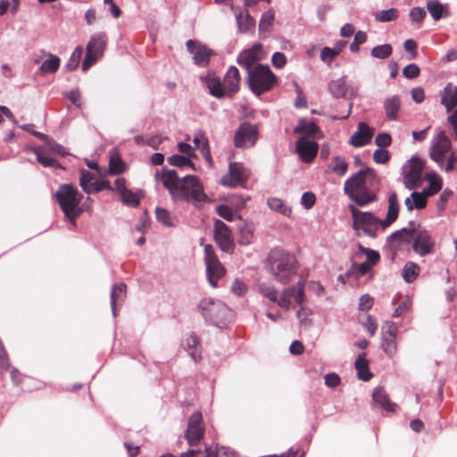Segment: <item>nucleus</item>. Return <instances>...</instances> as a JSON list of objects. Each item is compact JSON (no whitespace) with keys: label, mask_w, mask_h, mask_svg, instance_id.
<instances>
[{"label":"nucleus","mask_w":457,"mask_h":457,"mask_svg":"<svg viewBox=\"0 0 457 457\" xmlns=\"http://www.w3.org/2000/svg\"><path fill=\"white\" fill-rule=\"evenodd\" d=\"M206 87L209 88L210 94L217 98H220L227 94L223 83L219 78L207 77L205 79Z\"/></svg>","instance_id":"nucleus-35"},{"label":"nucleus","mask_w":457,"mask_h":457,"mask_svg":"<svg viewBox=\"0 0 457 457\" xmlns=\"http://www.w3.org/2000/svg\"><path fill=\"white\" fill-rule=\"evenodd\" d=\"M372 399L374 403L380 406L382 409L391 411H394L395 404L390 402L388 395L383 388H375L372 393Z\"/></svg>","instance_id":"nucleus-32"},{"label":"nucleus","mask_w":457,"mask_h":457,"mask_svg":"<svg viewBox=\"0 0 457 457\" xmlns=\"http://www.w3.org/2000/svg\"><path fill=\"white\" fill-rule=\"evenodd\" d=\"M392 53L393 47L390 44L376 46L370 51L371 56L377 59H386L389 57Z\"/></svg>","instance_id":"nucleus-42"},{"label":"nucleus","mask_w":457,"mask_h":457,"mask_svg":"<svg viewBox=\"0 0 457 457\" xmlns=\"http://www.w3.org/2000/svg\"><path fill=\"white\" fill-rule=\"evenodd\" d=\"M374 129L365 122L358 124L357 130L353 134L349 143L354 147H361L367 145L373 137Z\"/></svg>","instance_id":"nucleus-20"},{"label":"nucleus","mask_w":457,"mask_h":457,"mask_svg":"<svg viewBox=\"0 0 457 457\" xmlns=\"http://www.w3.org/2000/svg\"><path fill=\"white\" fill-rule=\"evenodd\" d=\"M269 208L274 212L282 214L285 217H290L292 209L286 203L278 197H270L267 201Z\"/></svg>","instance_id":"nucleus-36"},{"label":"nucleus","mask_w":457,"mask_h":457,"mask_svg":"<svg viewBox=\"0 0 457 457\" xmlns=\"http://www.w3.org/2000/svg\"><path fill=\"white\" fill-rule=\"evenodd\" d=\"M347 195L359 206H364L376 200V193L368 187H363L361 189L353 191Z\"/></svg>","instance_id":"nucleus-25"},{"label":"nucleus","mask_w":457,"mask_h":457,"mask_svg":"<svg viewBox=\"0 0 457 457\" xmlns=\"http://www.w3.org/2000/svg\"><path fill=\"white\" fill-rule=\"evenodd\" d=\"M370 270L371 267H370L369 264L365 263L364 262L361 263H353L345 276L349 278L352 275H355L359 278L367 274Z\"/></svg>","instance_id":"nucleus-45"},{"label":"nucleus","mask_w":457,"mask_h":457,"mask_svg":"<svg viewBox=\"0 0 457 457\" xmlns=\"http://www.w3.org/2000/svg\"><path fill=\"white\" fill-rule=\"evenodd\" d=\"M83 49L81 46H77L68 60L65 68L69 71H74L79 64Z\"/></svg>","instance_id":"nucleus-50"},{"label":"nucleus","mask_w":457,"mask_h":457,"mask_svg":"<svg viewBox=\"0 0 457 457\" xmlns=\"http://www.w3.org/2000/svg\"><path fill=\"white\" fill-rule=\"evenodd\" d=\"M34 152L37 156V162L44 167L59 166L58 161L55 158L46 155L44 150L41 147L36 148Z\"/></svg>","instance_id":"nucleus-44"},{"label":"nucleus","mask_w":457,"mask_h":457,"mask_svg":"<svg viewBox=\"0 0 457 457\" xmlns=\"http://www.w3.org/2000/svg\"><path fill=\"white\" fill-rule=\"evenodd\" d=\"M156 220L166 227H173V217L171 213L164 208L156 207L155 209Z\"/></svg>","instance_id":"nucleus-46"},{"label":"nucleus","mask_w":457,"mask_h":457,"mask_svg":"<svg viewBox=\"0 0 457 457\" xmlns=\"http://www.w3.org/2000/svg\"><path fill=\"white\" fill-rule=\"evenodd\" d=\"M423 162L412 156L402 168L403 182L407 189H415L422 181Z\"/></svg>","instance_id":"nucleus-10"},{"label":"nucleus","mask_w":457,"mask_h":457,"mask_svg":"<svg viewBox=\"0 0 457 457\" xmlns=\"http://www.w3.org/2000/svg\"><path fill=\"white\" fill-rule=\"evenodd\" d=\"M316 202V196L312 192H304L301 197V204L305 209H311Z\"/></svg>","instance_id":"nucleus-62"},{"label":"nucleus","mask_w":457,"mask_h":457,"mask_svg":"<svg viewBox=\"0 0 457 457\" xmlns=\"http://www.w3.org/2000/svg\"><path fill=\"white\" fill-rule=\"evenodd\" d=\"M441 104L445 107L447 112H451L457 105V87L449 83L444 89Z\"/></svg>","instance_id":"nucleus-26"},{"label":"nucleus","mask_w":457,"mask_h":457,"mask_svg":"<svg viewBox=\"0 0 457 457\" xmlns=\"http://www.w3.org/2000/svg\"><path fill=\"white\" fill-rule=\"evenodd\" d=\"M268 260L271 275L281 284H287L292 280L298 270L295 256L282 249H273Z\"/></svg>","instance_id":"nucleus-2"},{"label":"nucleus","mask_w":457,"mask_h":457,"mask_svg":"<svg viewBox=\"0 0 457 457\" xmlns=\"http://www.w3.org/2000/svg\"><path fill=\"white\" fill-rule=\"evenodd\" d=\"M274 19L275 13L272 10H268L263 12L259 22L260 31H269Z\"/></svg>","instance_id":"nucleus-49"},{"label":"nucleus","mask_w":457,"mask_h":457,"mask_svg":"<svg viewBox=\"0 0 457 457\" xmlns=\"http://www.w3.org/2000/svg\"><path fill=\"white\" fill-rule=\"evenodd\" d=\"M411 307V300L406 297L403 302H402L397 308L394 311L393 316L394 317H402L404 316L406 313H408Z\"/></svg>","instance_id":"nucleus-57"},{"label":"nucleus","mask_w":457,"mask_h":457,"mask_svg":"<svg viewBox=\"0 0 457 457\" xmlns=\"http://www.w3.org/2000/svg\"><path fill=\"white\" fill-rule=\"evenodd\" d=\"M396 337L382 336L383 351L389 356H393L396 352Z\"/></svg>","instance_id":"nucleus-51"},{"label":"nucleus","mask_w":457,"mask_h":457,"mask_svg":"<svg viewBox=\"0 0 457 457\" xmlns=\"http://www.w3.org/2000/svg\"><path fill=\"white\" fill-rule=\"evenodd\" d=\"M304 288L305 280L300 279L295 286L284 288L280 296H278V290L273 286L264 283L259 286V290L262 295L270 301L278 303L279 307L285 310H289L291 298L295 299L301 310L303 309V304L305 301Z\"/></svg>","instance_id":"nucleus-3"},{"label":"nucleus","mask_w":457,"mask_h":457,"mask_svg":"<svg viewBox=\"0 0 457 457\" xmlns=\"http://www.w3.org/2000/svg\"><path fill=\"white\" fill-rule=\"evenodd\" d=\"M155 179L162 181L173 202L201 203L206 199L204 187L196 176L186 175L179 179L175 170L163 169L162 172L155 173Z\"/></svg>","instance_id":"nucleus-1"},{"label":"nucleus","mask_w":457,"mask_h":457,"mask_svg":"<svg viewBox=\"0 0 457 457\" xmlns=\"http://www.w3.org/2000/svg\"><path fill=\"white\" fill-rule=\"evenodd\" d=\"M451 148V141L444 131H441L433 138L430 147V157L439 166L445 162V155Z\"/></svg>","instance_id":"nucleus-16"},{"label":"nucleus","mask_w":457,"mask_h":457,"mask_svg":"<svg viewBox=\"0 0 457 457\" xmlns=\"http://www.w3.org/2000/svg\"><path fill=\"white\" fill-rule=\"evenodd\" d=\"M429 195L428 189H424L422 192L413 191L411 194V197L413 200L414 208L420 210L427 205V196Z\"/></svg>","instance_id":"nucleus-48"},{"label":"nucleus","mask_w":457,"mask_h":457,"mask_svg":"<svg viewBox=\"0 0 457 457\" xmlns=\"http://www.w3.org/2000/svg\"><path fill=\"white\" fill-rule=\"evenodd\" d=\"M263 50L261 44H254L251 48L242 51L237 59V63L247 71V73L258 65L263 59Z\"/></svg>","instance_id":"nucleus-15"},{"label":"nucleus","mask_w":457,"mask_h":457,"mask_svg":"<svg viewBox=\"0 0 457 457\" xmlns=\"http://www.w3.org/2000/svg\"><path fill=\"white\" fill-rule=\"evenodd\" d=\"M48 56L49 58L45 60L39 67V71L42 73H54L57 71L60 67L59 57L53 55L51 54H49Z\"/></svg>","instance_id":"nucleus-40"},{"label":"nucleus","mask_w":457,"mask_h":457,"mask_svg":"<svg viewBox=\"0 0 457 457\" xmlns=\"http://www.w3.org/2000/svg\"><path fill=\"white\" fill-rule=\"evenodd\" d=\"M142 195V190L132 192L128 188L124 193L120 195V198L124 204L129 205L131 207H137L140 203Z\"/></svg>","instance_id":"nucleus-39"},{"label":"nucleus","mask_w":457,"mask_h":457,"mask_svg":"<svg viewBox=\"0 0 457 457\" xmlns=\"http://www.w3.org/2000/svg\"><path fill=\"white\" fill-rule=\"evenodd\" d=\"M349 210L353 220V229H361L366 236L376 238L378 230L381 228L382 220L371 212L360 211L353 204L349 205Z\"/></svg>","instance_id":"nucleus-8"},{"label":"nucleus","mask_w":457,"mask_h":457,"mask_svg":"<svg viewBox=\"0 0 457 457\" xmlns=\"http://www.w3.org/2000/svg\"><path fill=\"white\" fill-rule=\"evenodd\" d=\"M399 12L396 8L382 10L375 13V19L380 22H388L395 21L398 18Z\"/></svg>","instance_id":"nucleus-43"},{"label":"nucleus","mask_w":457,"mask_h":457,"mask_svg":"<svg viewBox=\"0 0 457 457\" xmlns=\"http://www.w3.org/2000/svg\"><path fill=\"white\" fill-rule=\"evenodd\" d=\"M259 136L256 124L245 121L239 125L234 136V145L237 148H249L255 145Z\"/></svg>","instance_id":"nucleus-11"},{"label":"nucleus","mask_w":457,"mask_h":457,"mask_svg":"<svg viewBox=\"0 0 457 457\" xmlns=\"http://www.w3.org/2000/svg\"><path fill=\"white\" fill-rule=\"evenodd\" d=\"M401 106V100L399 96H393L388 97L384 102V109L386 117L390 120H395L398 116V111Z\"/></svg>","instance_id":"nucleus-31"},{"label":"nucleus","mask_w":457,"mask_h":457,"mask_svg":"<svg viewBox=\"0 0 457 457\" xmlns=\"http://www.w3.org/2000/svg\"><path fill=\"white\" fill-rule=\"evenodd\" d=\"M373 160L375 162L384 164L389 160V153L384 148L377 149L373 154Z\"/></svg>","instance_id":"nucleus-61"},{"label":"nucleus","mask_w":457,"mask_h":457,"mask_svg":"<svg viewBox=\"0 0 457 457\" xmlns=\"http://www.w3.org/2000/svg\"><path fill=\"white\" fill-rule=\"evenodd\" d=\"M204 250L207 280L212 287H216L218 280L225 275L226 270L220 262L212 245H205Z\"/></svg>","instance_id":"nucleus-9"},{"label":"nucleus","mask_w":457,"mask_h":457,"mask_svg":"<svg viewBox=\"0 0 457 457\" xmlns=\"http://www.w3.org/2000/svg\"><path fill=\"white\" fill-rule=\"evenodd\" d=\"M105 39L106 36L104 33H97L94 35L87 43L86 50H90L92 54L99 57L102 56L105 46Z\"/></svg>","instance_id":"nucleus-29"},{"label":"nucleus","mask_w":457,"mask_h":457,"mask_svg":"<svg viewBox=\"0 0 457 457\" xmlns=\"http://www.w3.org/2000/svg\"><path fill=\"white\" fill-rule=\"evenodd\" d=\"M230 289L233 294L241 296L245 294L247 287L242 280L237 278L232 283Z\"/></svg>","instance_id":"nucleus-63"},{"label":"nucleus","mask_w":457,"mask_h":457,"mask_svg":"<svg viewBox=\"0 0 457 457\" xmlns=\"http://www.w3.org/2000/svg\"><path fill=\"white\" fill-rule=\"evenodd\" d=\"M213 237L215 243L222 252L228 254L234 253L236 245L232 231L226 223L220 220L214 221Z\"/></svg>","instance_id":"nucleus-12"},{"label":"nucleus","mask_w":457,"mask_h":457,"mask_svg":"<svg viewBox=\"0 0 457 457\" xmlns=\"http://www.w3.org/2000/svg\"><path fill=\"white\" fill-rule=\"evenodd\" d=\"M187 51L193 55L195 64L205 66L209 63L212 50L206 46L189 39L186 43Z\"/></svg>","instance_id":"nucleus-18"},{"label":"nucleus","mask_w":457,"mask_h":457,"mask_svg":"<svg viewBox=\"0 0 457 457\" xmlns=\"http://www.w3.org/2000/svg\"><path fill=\"white\" fill-rule=\"evenodd\" d=\"M295 133H301L315 138L322 137V132L317 127L314 121H308L304 119H301L295 128Z\"/></svg>","instance_id":"nucleus-27"},{"label":"nucleus","mask_w":457,"mask_h":457,"mask_svg":"<svg viewBox=\"0 0 457 457\" xmlns=\"http://www.w3.org/2000/svg\"><path fill=\"white\" fill-rule=\"evenodd\" d=\"M420 266L413 262H408L405 263L403 269V278L405 282L411 283L413 282L420 274Z\"/></svg>","instance_id":"nucleus-38"},{"label":"nucleus","mask_w":457,"mask_h":457,"mask_svg":"<svg viewBox=\"0 0 457 457\" xmlns=\"http://www.w3.org/2000/svg\"><path fill=\"white\" fill-rule=\"evenodd\" d=\"M125 171V163L120 156H111L109 161V172L112 175H119Z\"/></svg>","instance_id":"nucleus-47"},{"label":"nucleus","mask_w":457,"mask_h":457,"mask_svg":"<svg viewBox=\"0 0 457 457\" xmlns=\"http://www.w3.org/2000/svg\"><path fill=\"white\" fill-rule=\"evenodd\" d=\"M294 86L295 87V91H296V95H297L296 99L295 101V107L297 109L306 107L307 100H306L301 87H299V85L296 82H294Z\"/></svg>","instance_id":"nucleus-59"},{"label":"nucleus","mask_w":457,"mask_h":457,"mask_svg":"<svg viewBox=\"0 0 457 457\" xmlns=\"http://www.w3.org/2000/svg\"><path fill=\"white\" fill-rule=\"evenodd\" d=\"M373 297L369 294L362 295L359 299L358 308L360 311H369L373 305Z\"/></svg>","instance_id":"nucleus-60"},{"label":"nucleus","mask_w":457,"mask_h":457,"mask_svg":"<svg viewBox=\"0 0 457 457\" xmlns=\"http://www.w3.org/2000/svg\"><path fill=\"white\" fill-rule=\"evenodd\" d=\"M429 185L427 188L429 195L436 194L442 188V179L437 175L429 176L428 178Z\"/></svg>","instance_id":"nucleus-55"},{"label":"nucleus","mask_w":457,"mask_h":457,"mask_svg":"<svg viewBox=\"0 0 457 457\" xmlns=\"http://www.w3.org/2000/svg\"><path fill=\"white\" fill-rule=\"evenodd\" d=\"M271 63L274 67L281 69L287 63V57L283 53L276 52L272 54Z\"/></svg>","instance_id":"nucleus-64"},{"label":"nucleus","mask_w":457,"mask_h":457,"mask_svg":"<svg viewBox=\"0 0 457 457\" xmlns=\"http://www.w3.org/2000/svg\"><path fill=\"white\" fill-rule=\"evenodd\" d=\"M427 9L435 21L448 16L446 5L442 4L438 0H429L427 3Z\"/></svg>","instance_id":"nucleus-33"},{"label":"nucleus","mask_w":457,"mask_h":457,"mask_svg":"<svg viewBox=\"0 0 457 457\" xmlns=\"http://www.w3.org/2000/svg\"><path fill=\"white\" fill-rule=\"evenodd\" d=\"M367 40V34L363 31H358L354 35L353 41L350 44L349 49L351 52L355 53L359 51L360 45L365 43Z\"/></svg>","instance_id":"nucleus-56"},{"label":"nucleus","mask_w":457,"mask_h":457,"mask_svg":"<svg viewBox=\"0 0 457 457\" xmlns=\"http://www.w3.org/2000/svg\"><path fill=\"white\" fill-rule=\"evenodd\" d=\"M204 433L203 416L200 411H195L189 418L185 438L190 446L197 445L202 440Z\"/></svg>","instance_id":"nucleus-14"},{"label":"nucleus","mask_w":457,"mask_h":457,"mask_svg":"<svg viewBox=\"0 0 457 457\" xmlns=\"http://www.w3.org/2000/svg\"><path fill=\"white\" fill-rule=\"evenodd\" d=\"M333 167H332V170L339 175V176H343L345 174V172L347 171V169H348V163L346 162V161L345 160V158L341 157V156H336L333 158Z\"/></svg>","instance_id":"nucleus-52"},{"label":"nucleus","mask_w":457,"mask_h":457,"mask_svg":"<svg viewBox=\"0 0 457 457\" xmlns=\"http://www.w3.org/2000/svg\"><path fill=\"white\" fill-rule=\"evenodd\" d=\"M239 81L240 74L238 69L235 66L229 67L223 80V86L227 94L234 95L237 93L238 91Z\"/></svg>","instance_id":"nucleus-22"},{"label":"nucleus","mask_w":457,"mask_h":457,"mask_svg":"<svg viewBox=\"0 0 457 457\" xmlns=\"http://www.w3.org/2000/svg\"><path fill=\"white\" fill-rule=\"evenodd\" d=\"M54 196L65 217L72 226H75L77 218L83 211L79 206L83 195L72 185L62 184Z\"/></svg>","instance_id":"nucleus-5"},{"label":"nucleus","mask_w":457,"mask_h":457,"mask_svg":"<svg viewBox=\"0 0 457 457\" xmlns=\"http://www.w3.org/2000/svg\"><path fill=\"white\" fill-rule=\"evenodd\" d=\"M420 73V70L419 66L415 63H411L406 65L403 70V75L406 79H415L417 78Z\"/></svg>","instance_id":"nucleus-58"},{"label":"nucleus","mask_w":457,"mask_h":457,"mask_svg":"<svg viewBox=\"0 0 457 457\" xmlns=\"http://www.w3.org/2000/svg\"><path fill=\"white\" fill-rule=\"evenodd\" d=\"M168 162L172 166L177 167H184V166H192V162L189 160L188 157L179 155V154H173L168 158Z\"/></svg>","instance_id":"nucleus-53"},{"label":"nucleus","mask_w":457,"mask_h":457,"mask_svg":"<svg viewBox=\"0 0 457 457\" xmlns=\"http://www.w3.org/2000/svg\"><path fill=\"white\" fill-rule=\"evenodd\" d=\"M238 232H239V244L244 245H248L251 244L252 239L253 237V226L252 223L242 220L238 224Z\"/></svg>","instance_id":"nucleus-34"},{"label":"nucleus","mask_w":457,"mask_h":457,"mask_svg":"<svg viewBox=\"0 0 457 457\" xmlns=\"http://www.w3.org/2000/svg\"><path fill=\"white\" fill-rule=\"evenodd\" d=\"M346 46V42L340 40L337 41L332 48L325 46L320 52V60L328 65L332 61L341 53L344 47Z\"/></svg>","instance_id":"nucleus-28"},{"label":"nucleus","mask_w":457,"mask_h":457,"mask_svg":"<svg viewBox=\"0 0 457 457\" xmlns=\"http://www.w3.org/2000/svg\"><path fill=\"white\" fill-rule=\"evenodd\" d=\"M198 310L204 320L217 327H223L228 319L229 309L220 300L204 298L198 304Z\"/></svg>","instance_id":"nucleus-7"},{"label":"nucleus","mask_w":457,"mask_h":457,"mask_svg":"<svg viewBox=\"0 0 457 457\" xmlns=\"http://www.w3.org/2000/svg\"><path fill=\"white\" fill-rule=\"evenodd\" d=\"M277 77L268 65L258 64L247 73L246 82L257 96L270 90L277 84Z\"/></svg>","instance_id":"nucleus-6"},{"label":"nucleus","mask_w":457,"mask_h":457,"mask_svg":"<svg viewBox=\"0 0 457 457\" xmlns=\"http://www.w3.org/2000/svg\"><path fill=\"white\" fill-rule=\"evenodd\" d=\"M127 296V286L125 283L112 285L111 290V307L112 315L116 316V306L122 303Z\"/></svg>","instance_id":"nucleus-23"},{"label":"nucleus","mask_w":457,"mask_h":457,"mask_svg":"<svg viewBox=\"0 0 457 457\" xmlns=\"http://www.w3.org/2000/svg\"><path fill=\"white\" fill-rule=\"evenodd\" d=\"M357 370L358 378L363 381H368L371 378L372 374L369 371L368 362L365 359V353L360 354L354 363Z\"/></svg>","instance_id":"nucleus-37"},{"label":"nucleus","mask_w":457,"mask_h":457,"mask_svg":"<svg viewBox=\"0 0 457 457\" xmlns=\"http://www.w3.org/2000/svg\"><path fill=\"white\" fill-rule=\"evenodd\" d=\"M199 345V339L195 335H190L187 339V345L188 347V352L191 357L196 361V358L199 356L197 352V346Z\"/></svg>","instance_id":"nucleus-54"},{"label":"nucleus","mask_w":457,"mask_h":457,"mask_svg":"<svg viewBox=\"0 0 457 457\" xmlns=\"http://www.w3.org/2000/svg\"><path fill=\"white\" fill-rule=\"evenodd\" d=\"M368 178H375V174L370 168L362 169L353 175L345 183L344 190L345 194L348 195L353 191L367 187Z\"/></svg>","instance_id":"nucleus-17"},{"label":"nucleus","mask_w":457,"mask_h":457,"mask_svg":"<svg viewBox=\"0 0 457 457\" xmlns=\"http://www.w3.org/2000/svg\"><path fill=\"white\" fill-rule=\"evenodd\" d=\"M404 236L413 237L412 249L420 256H426L434 252L435 240L426 229L416 230L413 228H403L390 234L386 240L387 243H392L395 240L408 242L409 239H404Z\"/></svg>","instance_id":"nucleus-4"},{"label":"nucleus","mask_w":457,"mask_h":457,"mask_svg":"<svg viewBox=\"0 0 457 457\" xmlns=\"http://www.w3.org/2000/svg\"><path fill=\"white\" fill-rule=\"evenodd\" d=\"M295 150L303 162L310 163L317 155L319 145L315 141H310L301 137L295 143Z\"/></svg>","instance_id":"nucleus-19"},{"label":"nucleus","mask_w":457,"mask_h":457,"mask_svg":"<svg viewBox=\"0 0 457 457\" xmlns=\"http://www.w3.org/2000/svg\"><path fill=\"white\" fill-rule=\"evenodd\" d=\"M399 203L397 198V194L395 191H392L388 196V209L386 216L384 220H382L381 229H385L389 227L392 223H394L399 214Z\"/></svg>","instance_id":"nucleus-21"},{"label":"nucleus","mask_w":457,"mask_h":457,"mask_svg":"<svg viewBox=\"0 0 457 457\" xmlns=\"http://www.w3.org/2000/svg\"><path fill=\"white\" fill-rule=\"evenodd\" d=\"M232 11L237 19L238 29L241 32H247L255 27V20L249 14L248 12L244 15L239 7H233Z\"/></svg>","instance_id":"nucleus-24"},{"label":"nucleus","mask_w":457,"mask_h":457,"mask_svg":"<svg viewBox=\"0 0 457 457\" xmlns=\"http://www.w3.org/2000/svg\"><path fill=\"white\" fill-rule=\"evenodd\" d=\"M249 177L248 170L241 162H230L228 172L221 179V184L229 187L244 186Z\"/></svg>","instance_id":"nucleus-13"},{"label":"nucleus","mask_w":457,"mask_h":457,"mask_svg":"<svg viewBox=\"0 0 457 457\" xmlns=\"http://www.w3.org/2000/svg\"><path fill=\"white\" fill-rule=\"evenodd\" d=\"M328 91L335 98L347 97L348 87L345 77L331 80L328 85Z\"/></svg>","instance_id":"nucleus-30"},{"label":"nucleus","mask_w":457,"mask_h":457,"mask_svg":"<svg viewBox=\"0 0 457 457\" xmlns=\"http://www.w3.org/2000/svg\"><path fill=\"white\" fill-rule=\"evenodd\" d=\"M94 179L95 176L93 173L86 170H81L79 177V185L85 193L91 194L92 192H94Z\"/></svg>","instance_id":"nucleus-41"}]
</instances>
